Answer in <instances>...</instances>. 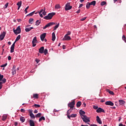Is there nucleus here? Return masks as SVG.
<instances>
[{
    "instance_id": "f3484780",
    "label": "nucleus",
    "mask_w": 126,
    "mask_h": 126,
    "mask_svg": "<svg viewBox=\"0 0 126 126\" xmlns=\"http://www.w3.org/2000/svg\"><path fill=\"white\" fill-rule=\"evenodd\" d=\"M45 38H46V33H42L40 35V39L42 42L45 40Z\"/></svg>"
},
{
    "instance_id": "39448f33",
    "label": "nucleus",
    "mask_w": 126,
    "mask_h": 126,
    "mask_svg": "<svg viewBox=\"0 0 126 126\" xmlns=\"http://www.w3.org/2000/svg\"><path fill=\"white\" fill-rule=\"evenodd\" d=\"M81 119L84 123H90V118L88 117L86 115L81 116Z\"/></svg>"
},
{
    "instance_id": "ea45409f",
    "label": "nucleus",
    "mask_w": 126,
    "mask_h": 126,
    "mask_svg": "<svg viewBox=\"0 0 126 126\" xmlns=\"http://www.w3.org/2000/svg\"><path fill=\"white\" fill-rule=\"evenodd\" d=\"M34 12H35V11H33V12L30 13V14L27 15V16H32L34 14Z\"/></svg>"
},
{
    "instance_id": "412c9836",
    "label": "nucleus",
    "mask_w": 126,
    "mask_h": 126,
    "mask_svg": "<svg viewBox=\"0 0 126 126\" xmlns=\"http://www.w3.org/2000/svg\"><path fill=\"white\" fill-rule=\"evenodd\" d=\"M44 48L43 46L40 47L39 49V53H40V54H43V53H44Z\"/></svg>"
},
{
    "instance_id": "7ed1b4c3",
    "label": "nucleus",
    "mask_w": 126,
    "mask_h": 126,
    "mask_svg": "<svg viewBox=\"0 0 126 126\" xmlns=\"http://www.w3.org/2000/svg\"><path fill=\"white\" fill-rule=\"evenodd\" d=\"M90 5H93L94 6H95V5H96V1L94 0L91 2H88L86 4V8L87 9H89V8H90Z\"/></svg>"
},
{
    "instance_id": "a211bd4d",
    "label": "nucleus",
    "mask_w": 126,
    "mask_h": 126,
    "mask_svg": "<svg viewBox=\"0 0 126 126\" xmlns=\"http://www.w3.org/2000/svg\"><path fill=\"white\" fill-rule=\"evenodd\" d=\"M77 116V114H71L70 115H68L67 116L68 119H70V118H76V117Z\"/></svg>"
},
{
    "instance_id": "ddd939ff",
    "label": "nucleus",
    "mask_w": 126,
    "mask_h": 126,
    "mask_svg": "<svg viewBox=\"0 0 126 126\" xmlns=\"http://www.w3.org/2000/svg\"><path fill=\"white\" fill-rule=\"evenodd\" d=\"M6 34V32H3L0 35V41H2L3 39H4V37H5V35Z\"/></svg>"
},
{
    "instance_id": "79ce46f5",
    "label": "nucleus",
    "mask_w": 126,
    "mask_h": 126,
    "mask_svg": "<svg viewBox=\"0 0 126 126\" xmlns=\"http://www.w3.org/2000/svg\"><path fill=\"white\" fill-rule=\"evenodd\" d=\"M33 106L35 107V108H40V107H41V105H39V104H35Z\"/></svg>"
},
{
    "instance_id": "338daca9",
    "label": "nucleus",
    "mask_w": 126,
    "mask_h": 126,
    "mask_svg": "<svg viewBox=\"0 0 126 126\" xmlns=\"http://www.w3.org/2000/svg\"><path fill=\"white\" fill-rule=\"evenodd\" d=\"M80 2H83V1H84V0H80Z\"/></svg>"
},
{
    "instance_id": "09e8293b",
    "label": "nucleus",
    "mask_w": 126,
    "mask_h": 126,
    "mask_svg": "<svg viewBox=\"0 0 126 126\" xmlns=\"http://www.w3.org/2000/svg\"><path fill=\"white\" fill-rule=\"evenodd\" d=\"M126 36H125V35H123V36H122V40H123V41H126Z\"/></svg>"
},
{
    "instance_id": "a18cd8bd",
    "label": "nucleus",
    "mask_w": 126,
    "mask_h": 126,
    "mask_svg": "<svg viewBox=\"0 0 126 126\" xmlns=\"http://www.w3.org/2000/svg\"><path fill=\"white\" fill-rule=\"evenodd\" d=\"M7 65V63H5V64L1 65V67H4L6 66Z\"/></svg>"
},
{
    "instance_id": "13d9d810",
    "label": "nucleus",
    "mask_w": 126,
    "mask_h": 126,
    "mask_svg": "<svg viewBox=\"0 0 126 126\" xmlns=\"http://www.w3.org/2000/svg\"><path fill=\"white\" fill-rule=\"evenodd\" d=\"M76 13H80V9H78V10L76 11Z\"/></svg>"
},
{
    "instance_id": "69168bd1",
    "label": "nucleus",
    "mask_w": 126,
    "mask_h": 126,
    "mask_svg": "<svg viewBox=\"0 0 126 126\" xmlns=\"http://www.w3.org/2000/svg\"><path fill=\"white\" fill-rule=\"evenodd\" d=\"M121 120H122V118L121 117H120L119 120H118V121L119 122H121Z\"/></svg>"
},
{
    "instance_id": "f704fd0d",
    "label": "nucleus",
    "mask_w": 126,
    "mask_h": 126,
    "mask_svg": "<svg viewBox=\"0 0 126 126\" xmlns=\"http://www.w3.org/2000/svg\"><path fill=\"white\" fill-rule=\"evenodd\" d=\"M45 119L44 116L41 117L39 119V122H42V121H45Z\"/></svg>"
},
{
    "instance_id": "6e6552de",
    "label": "nucleus",
    "mask_w": 126,
    "mask_h": 126,
    "mask_svg": "<svg viewBox=\"0 0 126 126\" xmlns=\"http://www.w3.org/2000/svg\"><path fill=\"white\" fill-rule=\"evenodd\" d=\"M74 105H75V101L73 100L72 102L68 103V107H69L71 109H73Z\"/></svg>"
},
{
    "instance_id": "c9c22d12",
    "label": "nucleus",
    "mask_w": 126,
    "mask_h": 126,
    "mask_svg": "<svg viewBox=\"0 0 126 126\" xmlns=\"http://www.w3.org/2000/svg\"><path fill=\"white\" fill-rule=\"evenodd\" d=\"M40 23H41V21L37 20L35 22V25L36 26H38V25H40Z\"/></svg>"
},
{
    "instance_id": "473e14b6",
    "label": "nucleus",
    "mask_w": 126,
    "mask_h": 126,
    "mask_svg": "<svg viewBox=\"0 0 126 126\" xmlns=\"http://www.w3.org/2000/svg\"><path fill=\"white\" fill-rule=\"evenodd\" d=\"M80 106H81V101L77 102V104H76V107L77 108H79V107H80Z\"/></svg>"
},
{
    "instance_id": "2eb2a0df",
    "label": "nucleus",
    "mask_w": 126,
    "mask_h": 126,
    "mask_svg": "<svg viewBox=\"0 0 126 126\" xmlns=\"http://www.w3.org/2000/svg\"><path fill=\"white\" fill-rule=\"evenodd\" d=\"M96 113H105V110L101 108V107H99L98 109H97L96 110Z\"/></svg>"
},
{
    "instance_id": "c03bdc74",
    "label": "nucleus",
    "mask_w": 126,
    "mask_h": 126,
    "mask_svg": "<svg viewBox=\"0 0 126 126\" xmlns=\"http://www.w3.org/2000/svg\"><path fill=\"white\" fill-rule=\"evenodd\" d=\"M28 8H29V6H27L25 9V14H26V13H27V10L28 9Z\"/></svg>"
},
{
    "instance_id": "5fc2aeb1",
    "label": "nucleus",
    "mask_w": 126,
    "mask_h": 126,
    "mask_svg": "<svg viewBox=\"0 0 126 126\" xmlns=\"http://www.w3.org/2000/svg\"><path fill=\"white\" fill-rule=\"evenodd\" d=\"M21 112H22V113H24V112H25V110H24V109H21Z\"/></svg>"
},
{
    "instance_id": "20e7f679",
    "label": "nucleus",
    "mask_w": 126,
    "mask_h": 126,
    "mask_svg": "<svg viewBox=\"0 0 126 126\" xmlns=\"http://www.w3.org/2000/svg\"><path fill=\"white\" fill-rule=\"evenodd\" d=\"M13 32L15 35L20 34L21 33V28H20V26H18L16 30L14 28Z\"/></svg>"
},
{
    "instance_id": "6ab92c4d",
    "label": "nucleus",
    "mask_w": 126,
    "mask_h": 126,
    "mask_svg": "<svg viewBox=\"0 0 126 126\" xmlns=\"http://www.w3.org/2000/svg\"><path fill=\"white\" fill-rule=\"evenodd\" d=\"M105 105L107 106H114V103L111 101H108L105 102Z\"/></svg>"
},
{
    "instance_id": "5701e85b",
    "label": "nucleus",
    "mask_w": 126,
    "mask_h": 126,
    "mask_svg": "<svg viewBox=\"0 0 126 126\" xmlns=\"http://www.w3.org/2000/svg\"><path fill=\"white\" fill-rule=\"evenodd\" d=\"M22 4V2L21 1H19L17 3V5H18V10H19V8L21 7V5Z\"/></svg>"
},
{
    "instance_id": "37998d69",
    "label": "nucleus",
    "mask_w": 126,
    "mask_h": 126,
    "mask_svg": "<svg viewBox=\"0 0 126 126\" xmlns=\"http://www.w3.org/2000/svg\"><path fill=\"white\" fill-rule=\"evenodd\" d=\"M25 31L26 32H30V31H31V30L30 29V28H26L25 29Z\"/></svg>"
},
{
    "instance_id": "8fccbe9b",
    "label": "nucleus",
    "mask_w": 126,
    "mask_h": 126,
    "mask_svg": "<svg viewBox=\"0 0 126 126\" xmlns=\"http://www.w3.org/2000/svg\"><path fill=\"white\" fill-rule=\"evenodd\" d=\"M87 18V17H84V18H83L81 19V21H84V20H85V19H86Z\"/></svg>"
},
{
    "instance_id": "0eeeda50",
    "label": "nucleus",
    "mask_w": 126,
    "mask_h": 126,
    "mask_svg": "<svg viewBox=\"0 0 126 126\" xmlns=\"http://www.w3.org/2000/svg\"><path fill=\"white\" fill-rule=\"evenodd\" d=\"M72 8V6H70V3H67L65 6V10H70Z\"/></svg>"
},
{
    "instance_id": "bf43d9fd",
    "label": "nucleus",
    "mask_w": 126,
    "mask_h": 126,
    "mask_svg": "<svg viewBox=\"0 0 126 126\" xmlns=\"http://www.w3.org/2000/svg\"><path fill=\"white\" fill-rule=\"evenodd\" d=\"M100 102L101 103H104V102H105V100L102 99V100H100Z\"/></svg>"
},
{
    "instance_id": "4468645a",
    "label": "nucleus",
    "mask_w": 126,
    "mask_h": 126,
    "mask_svg": "<svg viewBox=\"0 0 126 126\" xmlns=\"http://www.w3.org/2000/svg\"><path fill=\"white\" fill-rule=\"evenodd\" d=\"M0 81H2V83H5L6 82V79L3 78V75L0 74Z\"/></svg>"
},
{
    "instance_id": "e2e57ef3",
    "label": "nucleus",
    "mask_w": 126,
    "mask_h": 126,
    "mask_svg": "<svg viewBox=\"0 0 126 126\" xmlns=\"http://www.w3.org/2000/svg\"><path fill=\"white\" fill-rule=\"evenodd\" d=\"M63 50L65 49V46L64 45H63Z\"/></svg>"
},
{
    "instance_id": "cd10ccee",
    "label": "nucleus",
    "mask_w": 126,
    "mask_h": 126,
    "mask_svg": "<svg viewBox=\"0 0 126 126\" xmlns=\"http://www.w3.org/2000/svg\"><path fill=\"white\" fill-rule=\"evenodd\" d=\"M55 40H56V34L55 33V32H53L52 33V41H55Z\"/></svg>"
},
{
    "instance_id": "a19ab883",
    "label": "nucleus",
    "mask_w": 126,
    "mask_h": 126,
    "mask_svg": "<svg viewBox=\"0 0 126 126\" xmlns=\"http://www.w3.org/2000/svg\"><path fill=\"white\" fill-rule=\"evenodd\" d=\"M43 53L44 54V55H47V54H48V50L47 49H45L43 50Z\"/></svg>"
},
{
    "instance_id": "bb28decb",
    "label": "nucleus",
    "mask_w": 126,
    "mask_h": 126,
    "mask_svg": "<svg viewBox=\"0 0 126 126\" xmlns=\"http://www.w3.org/2000/svg\"><path fill=\"white\" fill-rule=\"evenodd\" d=\"M61 7H61V5H60L59 4H57L55 6V9H60V8H61Z\"/></svg>"
},
{
    "instance_id": "c756f323",
    "label": "nucleus",
    "mask_w": 126,
    "mask_h": 126,
    "mask_svg": "<svg viewBox=\"0 0 126 126\" xmlns=\"http://www.w3.org/2000/svg\"><path fill=\"white\" fill-rule=\"evenodd\" d=\"M39 94H33V98H35V99H38V98H39Z\"/></svg>"
},
{
    "instance_id": "f03ea898",
    "label": "nucleus",
    "mask_w": 126,
    "mask_h": 126,
    "mask_svg": "<svg viewBox=\"0 0 126 126\" xmlns=\"http://www.w3.org/2000/svg\"><path fill=\"white\" fill-rule=\"evenodd\" d=\"M54 15H56V13L52 12V13H49L48 15L45 16L43 18L46 20H50V19L53 18V16H54Z\"/></svg>"
},
{
    "instance_id": "dca6fc26",
    "label": "nucleus",
    "mask_w": 126,
    "mask_h": 126,
    "mask_svg": "<svg viewBox=\"0 0 126 126\" xmlns=\"http://www.w3.org/2000/svg\"><path fill=\"white\" fill-rule=\"evenodd\" d=\"M119 105H121V106H125V105H126V101L123 99H119Z\"/></svg>"
},
{
    "instance_id": "c85d7f7f",
    "label": "nucleus",
    "mask_w": 126,
    "mask_h": 126,
    "mask_svg": "<svg viewBox=\"0 0 126 126\" xmlns=\"http://www.w3.org/2000/svg\"><path fill=\"white\" fill-rule=\"evenodd\" d=\"M20 120L21 123H24V122H25V118H24V117L21 116L20 118Z\"/></svg>"
},
{
    "instance_id": "e433bc0d",
    "label": "nucleus",
    "mask_w": 126,
    "mask_h": 126,
    "mask_svg": "<svg viewBox=\"0 0 126 126\" xmlns=\"http://www.w3.org/2000/svg\"><path fill=\"white\" fill-rule=\"evenodd\" d=\"M107 4V2L105 1H102L101 3H100V5H101L102 6L105 5V4Z\"/></svg>"
},
{
    "instance_id": "9d476101",
    "label": "nucleus",
    "mask_w": 126,
    "mask_h": 126,
    "mask_svg": "<svg viewBox=\"0 0 126 126\" xmlns=\"http://www.w3.org/2000/svg\"><path fill=\"white\" fill-rule=\"evenodd\" d=\"M69 40H71V37L67 35V34H65L64 37L62 39L63 41H69Z\"/></svg>"
},
{
    "instance_id": "603ef678",
    "label": "nucleus",
    "mask_w": 126,
    "mask_h": 126,
    "mask_svg": "<svg viewBox=\"0 0 126 126\" xmlns=\"http://www.w3.org/2000/svg\"><path fill=\"white\" fill-rule=\"evenodd\" d=\"M7 6H8V3H6L4 5V8H7Z\"/></svg>"
},
{
    "instance_id": "0e129e2a",
    "label": "nucleus",
    "mask_w": 126,
    "mask_h": 126,
    "mask_svg": "<svg viewBox=\"0 0 126 126\" xmlns=\"http://www.w3.org/2000/svg\"><path fill=\"white\" fill-rule=\"evenodd\" d=\"M8 45H11V42L10 41L8 42Z\"/></svg>"
},
{
    "instance_id": "774afa93",
    "label": "nucleus",
    "mask_w": 126,
    "mask_h": 126,
    "mask_svg": "<svg viewBox=\"0 0 126 126\" xmlns=\"http://www.w3.org/2000/svg\"><path fill=\"white\" fill-rule=\"evenodd\" d=\"M112 109H113L114 110H115V109H116V107L115 106H113L112 107Z\"/></svg>"
},
{
    "instance_id": "680f3d73",
    "label": "nucleus",
    "mask_w": 126,
    "mask_h": 126,
    "mask_svg": "<svg viewBox=\"0 0 126 126\" xmlns=\"http://www.w3.org/2000/svg\"><path fill=\"white\" fill-rule=\"evenodd\" d=\"M119 126H124V125H123L122 123L119 124Z\"/></svg>"
},
{
    "instance_id": "aec40b11",
    "label": "nucleus",
    "mask_w": 126,
    "mask_h": 126,
    "mask_svg": "<svg viewBox=\"0 0 126 126\" xmlns=\"http://www.w3.org/2000/svg\"><path fill=\"white\" fill-rule=\"evenodd\" d=\"M96 121L98 124H99V125H102V121H101V119L98 116H96Z\"/></svg>"
},
{
    "instance_id": "052dcab7",
    "label": "nucleus",
    "mask_w": 126,
    "mask_h": 126,
    "mask_svg": "<svg viewBox=\"0 0 126 126\" xmlns=\"http://www.w3.org/2000/svg\"><path fill=\"white\" fill-rule=\"evenodd\" d=\"M16 68V66H15V65H14L13 66L12 69H15Z\"/></svg>"
},
{
    "instance_id": "3c124183",
    "label": "nucleus",
    "mask_w": 126,
    "mask_h": 126,
    "mask_svg": "<svg viewBox=\"0 0 126 126\" xmlns=\"http://www.w3.org/2000/svg\"><path fill=\"white\" fill-rule=\"evenodd\" d=\"M70 34H71V32L70 31H68L67 32V33L66 34V35H67V36H68V35H70Z\"/></svg>"
},
{
    "instance_id": "a878e982",
    "label": "nucleus",
    "mask_w": 126,
    "mask_h": 126,
    "mask_svg": "<svg viewBox=\"0 0 126 126\" xmlns=\"http://www.w3.org/2000/svg\"><path fill=\"white\" fill-rule=\"evenodd\" d=\"M106 91H107V92H108V93L109 94H110L111 95H115V94L114 93V92H113L112 91H110V90H109V89H107Z\"/></svg>"
},
{
    "instance_id": "f257e3e1",
    "label": "nucleus",
    "mask_w": 126,
    "mask_h": 126,
    "mask_svg": "<svg viewBox=\"0 0 126 126\" xmlns=\"http://www.w3.org/2000/svg\"><path fill=\"white\" fill-rule=\"evenodd\" d=\"M21 38V35H18V36L17 37V38L15 39V42H14V43L11 46L10 53H13L14 52V48L15 47V43H16V42H17V41H19V40H20Z\"/></svg>"
},
{
    "instance_id": "4c0bfd02",
    "label": "nucleus",
    "mask_w": 126,
    "mask_h": 126,
    "mask_svg": "<svg viewBox=\"0 0 126 126\" xmlns=\"http://www.w3.org/2000/svg\"><path fill=\"white\" fill-rule=\"evenodd\" d=\"M41 116H42V114L41 113H38L37 114H36V115H35V118H40V117H41Z\"/></svg>"
},
{
    "instance_id": "6e6d98bb",
    "label": "nucleus",
    "mask_w": 126,
    "mask_h": 126,
    "mask_svg": "<svg viewBox=\"0 0 126 126\" xmlns=\"http://www.w3.org/2000/svg\"><path fill=\"white\" fill-rule=\"evenodd\" d=\"M83 6V4H80L79 6V8L82 7Z\"/></svg>"
},
{
    "instance_id": "393cba45",
    "label": "nucleus",
    "mask_w": 126,
    "mask_h": 126,
    "mask_svg": "<svg viewBox=\"0 0 126 126\" xmlns=\"http://www.w3.org/2000/svg\"><path fill=\"white\" fill-rule=\"evenodd\" d=\"M72 110H73V108H70L69 110H67V116H68V115H70V114L72 112Z\"/></svg>"
},
{
    "instance_id": "4d7b16f0",
    "label": "nucleus",
    "mask_w": 126,
    "mask_h": 126,
    "mask_svg": "<svg viewBox=\"0 0 126 126\" xmlns=\"http://www.w3.org/2000/svg\"><path fill=\"white\" fill-rule=\"evenodd\" d=\"M33 113H34V114H37V113H38V110H35L34 111H33Z\"/></svg>"
},
{
    "instance_id": "2f4dec72",
    "label": "nucleus",
    "mask_w": 126,
    "mask_h": 126,
    "mask_svg": "<svg viewBox=\"0 0 126 126\" xmlns=\"http://www.w3.org/2000/svg\"><path fill=\"white\" fill-rule=\"evenodd\" d=\"M56 25L54 27V30H57L58 28H59V27L60 26V23H58L57 25V23L56 24Z\"/></svg>"
},
{
    "instance_id": "864d4df0",
    "label": "nucleus",
    "mask_w": 126,
    "mask_h": 126,
    "mask_svg": "<svg viewBox=\"0 0 126 126\" xmlns=\"http://www.w3.org/2000/svg\"><path fill=\"white\" fill-rule=\"evenodd\" d=\"M8 61H11V57L10 56H8Z\"/></svg>"
},
{
    "instance_id": "4be33fe9",
    "label": "nucleus",
    "mask_w": 126,
    "mask_h": 126,
    "mask_svg": "<svg viewBox=\"0 0 126 126\" xmlns=\"http://www.w3.org/2000/svg\"><path fill=\"white\" fill-rule=\"evenodd\" d=\"M80 115L81 116V117H83V116H86L85 115V112L82 110H80Z\"/></svg>"
},
{
    "instance_id": "7c9ffc66",
    "label": "nucleus",
    "mask_w": 126,
    "mask_h": 126,
    "mask_svg": "<svg viewBox=\"0 0 126 126\" xmlns=\"http://www.w3.org/2000/svg\"><path fill=\"white\" fill-rule=\"evenodd\" d=\"M33 21H34V19L30 18L29 20V23H30V24H33Z\"/></svg>"
},
{
    "instance_id": "49530a36",
    "label": "nucleus",
    "mask_w": 126,
    "mask_h": 126,
    "mask_svg": "<svg viewBox=\"0 0 126 126\" xmlns=\"http://www.w3.org/2000/svg\"><path fill=\"white\" fill-rule=\"evenodd\" d=\"M93 108H94V110H97V109H98V106H95V105H94V106H93Z\"/></svg>"
},
{
    "instance_id": "9b49d317",
    "label": "nucleus",
    "mask_w": 126,
    "mask_h": 126,
    "mask_svg": "<svg viewBox=\"0 0 126 126\" xmlns=\"http://www.w3.org/2000/svg\"><path fill=\"white\" fill-rule=\"evenodd\" d=\"M37 37L35 36L32 41V47H36V43H37Z\"/></svg>"
},
{
    "instance_id": "423d86ee",
    "label": "nucleus",
    "mask_w": 126,
    "mask_h": 126,
    "mask_svg": "<svg viewBox=\"0 0 126 126\" xmlns=\"http://www.w3.org/2000/svg\"><path fill=\"white\" fill-rule=\"evenodd\" d=\"M39 14L40 17L43 18V15H46L47 14V12L45 11V9H41L40 11L39 12Z\"/></svg>"
},
{
    "instance_id": "58836bf2",
    "label": "nucleus",
    "mask_w": 126,
    "mask_h": 126,
    "mask_svg": "<svg viewBox=\"0 0 126 126\" xmlns=\"http://www.w3.org/2000/svg\"><path fill=\"white\" fill-rule=\"evenodd\" d=\"M15 73H16V70H15V69H13L12 70V74L13 75H14V74H15Z\"/></svg>"
},
{
    "instance_id": "b1692460",
    "label": "nucleus",
    "mask_w": 126,
    "mask_h": 126,
    "mask_svg": "<svg viewBox=\"0 0 126 126\" xmlns=\"http://www.w3.org/2000/svg\"><path fill=\"white\" fill-rule=\"evenodd\" d=\"M30 126H35V123L34 121L32 120H30Z\"/></svg>"
},
{
    "instance_id": "f8f14e48",
    "label": "nucleus",
    "mask_w": 126,
    "mask_h": 126,
    "mask_svg": "<svg viewBox=\"0 0 126 126\" xmlns=\"http://www.w3.org/2000/svg\"><path fill=\"white\" fill-rule=\"evenodd\" d=\"M29 112L32 119H35V118H36L35 115H34V114H33V110H32V109L29 110Z\"/></svg>"
},
{
    "instance_id": "1a4fd4ad",
    "label": "nucleus",
    "mask_w": 126,
    "mask_h": 126,
    "mask_svg": "<svg viewBox=\"0 0 126 126\" xmlns=\"http://www.w3.org/2000/svg\"><path fill=\"white\" fill-rule=\"evenodd\" d=\"M55 24H56V23H54V22H50L48 23L45 26H44L43 28V30L46 29V28H48V27H50V26H53V25H55Z\"/></svg>"
},
{
    "instance_id": "de8ad7c7",
    "label": "nucleus",
    "mask_w": 126,
    "mask_h": 126,
    "mask_svg": "<svg viewBox=\"0 0 126 126\" xmlns=\"http://www.w3.org/2000/svg\"><path fill=\"white\" fill-rule=\"evenodd\" d=\"M2 83H3L0 82V90L1 89V88H2Z\"/></svg>"
},
{
    "instance_id": "72a5a7b5",
    "label": "nucleus",
    "mask_w": 126,
    "mask_h": 126,
    "mask_svg": "<svg viewBox=\"0 0 126 126\" xmlns=\"http://www.w3.org/2000/svg\"><path fill=\"white\" fill-rule=\"evenodd\" d=\"M7 118V115H3L2 120V121H5V120H6Z\"/></svg>"
}]
</instances>
